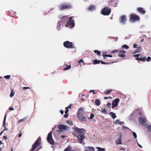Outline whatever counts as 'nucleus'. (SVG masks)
Masks as SVG:
<instances>
[{
    "label": "nucleus",
    "mask_w": 151,
    "mask_h": 151,
    "mask_svg": "<svg viewBox=\"0 0 151 151\" xmlns=\"http://www.w3.org/2000/svg\"><path fill=\"white\" fill-rule=\"evenodd\" d=\"M59 132L60 133H64L70 129L69 127L63 124H60L58 126Z\"/></svg>",
    "instance_id": "2"
},
{
    "label": "nucleus",
    "mask_w": 151,
    "mask_h": 151,
    "mask_svg": "<svg viewBox=\"0 0 151 151\" xmlns=\"http://www.w3.org/2000/svg\"><path fill=\"white\" fill-rule=\"evenodd\" d=\"M63 45L65 47L68 48H73L72 43L68 41L65 42L63 43Z\"/></svg>",
    "instance_id": "8"
},
{
    "label": "nucleus",
    "mask_w": 151,
    "mask_h": 151,
    "mask_svg": "<svg viewBox=\"0 0 151 151\" xmlns=\"http://www.w3.org/2000/svg\"><path fill=\"white\" fill-rule=\"evenodd\" d=\"M22 135V134L19 133V137H21Z\"/></svg>",
    "instance_id": "61"
},
{
    "label": "nucleus",
    "mask_w": 151,
    "mask_h": 151,
    "mask_svg": "<svg viewBox=\"0 0 151 151\" xmlns=\"http://www.w3.org/2000/svg\"><path fill=\"white\" fill-rule=\"evenodd\" d=\"M135 59L137 60H140V58H136Z\"/></svg>",
    "instance_id": "59"
},
{
    "label": "nucleus",
    "mask_w": 151,
    "mask_h": 151,
    "mask_svg": "<svg viewBox=\"0 0 151 151\" xmlns=\"http://www.w3.org/2000/svg\"><path fill=\"white\" fill-rule=\"evenodd\" d=\"M85 109L84 108L81 107L78 110L77 115L82 114V113L84 112Z\"/></svg>",
    "instance_id": "16"
},
{
    "label": "nucleus",
    "mask_w": 151,
    "mask_h": 151,
    "mask_svg": "<svg viewBox=\"0 0 151 151\" xmlns=\"http://www.w3.org/2000/svg\"><path fill=\"white\" fill-rule=\"evenodd\" d=\"M71 105H69L67 107H66L65 108V109H70L71 108Z\"/></svg>",
    "instance_id": "48"
},
{
    "label": "nucleus",
    "mask_w": 151,
    "mask_h": 151,
    "mask_svg": "<svg viewBox=\"0 0 151 151\" xmlns=\"http://www.w3.org/2000/svg\"><path fill=\"white\" fill-rule=\"evenodd\" d=\"M151 58L150 57H147L146 60L147 62L150 61L151 60Z\"/></svg>",
    "instance_id": "40"
},
{
    "label": "nucleus",
    "mask_w": 151,
    "mask_h": 151,
    "mask_svg": "<svg viewBox=\"0 0 151 151\" xmlns=\"http://www.w3.org/2000/svg\"><path fill=\"white\" fill-rule=\"evenodd\" d=\"M71 7V5L69 4H60L59 6V8L60 10L68 9L70 8Z\"/></svg>",
    "instance_id": "3"
},
{
    "label": "nucleus",
    "mask_w": 151,
    "mask_h": 151,
    "mask_svg": "<svg viewBox=\"0 0 151 151\" xmlns=\"http://www.w3.org/2000/svg\"><path fill=\"white\" fill-rule=\"evenodd\" d=\"M112 91L111 90H106L105 92L106 94L109 93Z\"/></svg>",
    "instance_id": "37"
},
{
    "label": "nucleus",
    "mask_w": 151,
    "mask_h": 151,
    "mask_svg": "<svg viewBox=\"0 0 151 151\" xmlns=\"http://www.w3.org/2000/svg\"><path fill=\"white\" fill-rule=\"evenodd\" d=\"M6 115H5L4 118V121L3 122V127H6Z\"/></svg>",
    "instance_id": "24"
},
{
    "label": "nucleus",
    "mask_w": 151,
    "mask_h": 151,
    "mask_svg": "<svg viewBox=\"0 0 151 151\" xmlns=\"http://www.w3.org/2000/svg\"><path fill=\"white\" fill-rule=\"evenodd\" d=\"M101 113L104 114H106V110L105 109H101Z\"/></svg>",
    "instance_id": "28"
},
{
    "label": "nucleus",
    "mask_w": 151,
    "mask_h": 151,
    "mask_svg": "<svg viewBox=\"0 0 151 151\" xmlns=\"http://www.w3.org/2000/svg\"><path fill=\"white\" fill-rule=\"evenodd\" d=\"M60 113L62 114H63L64 113V111L63 110H60Z\"/></svg>",
    "instance_id": "58"
},
{
    "label": "nucleus",
    "mask_w": 151,
    "mask_h": 151,
    "mask_svg": "<svg viewBox=\"0 0 151 151\" xmlns=\"http://www.w3.org/2000/svg\"><path fill=\"white\" fill-rule=\"evenodd\" d=\"M94 91L93 90H91L90 91V93H91L92 92H93Z\"/></svg>",
    "instance_id": "63"
},
{
    "label": "nucleus",
    "mask_w": 151,
    "mask_h": 151,
    "mask_svg": "<svg viewBox=\"0 0 151 151\" xmlns=\"http://www.w3.org/2000/svg\"><path fill=\"white\" fill-rule=\"evenodd\" d=\"M111 9L108 7L104 8L101 11V14L104 15H109L110 13Z\"/></svg>",
    "instance_id": "4"
},
{
    "label": "nucleus",
    "mask_w": 151,
    "mask_h": 151,
    "mask_svg": "<svg viewBox=\"0 0 151 151\" xmlns=\"http://www.w3.org/2000/svg\"><path fill=\"white\" fill-rule=\"evenodd\" d=\"M77 117L78 119L81 121L83 122H86V120L85 117L83 115V114L77 115Z\"/></svg>",
    "instance_id": "12"
},
{
    "label": "nucleus",
    "mask_w": 151,
    "mask_h": 151,
    "mask_svg": "<svg viewBox=\"0 0 151 151\" xmlns=\"http://www.w3.org/2000/svg\"><path fill=\"white\" fill-rule=\"evenodd\" d=\"M74 26V21L71 19V17L68 21L67 24L66 25V26L67 27L71 28L73 27Z\"/></svg>",
    "instance_id": "7"
},
{
    "label": "nucleus",
    "mask_w": 151,
    "mask_h": 151,
    "mask_svg": "<svg viewBox=\"0 0 151 151\" xmlns=\"http://www.w3.org/2000/svg\"><path fill=\"white\" fill-rule=\"evenodd\" d=\"M106 52H102V55L104 57H105L106 55H105V54L106 53Z\"/></svg>",
    "instance_id": "49"
},
{
    "label": "nucleus",
    "mask_w": 151,
    "mask_h": 151,
    "mask_svg": "<svg viewBox=\"0 0 151 151\" xmlns=\"http://www.w3.org/2000/svg\"><path fill=\"white\" fill-rule=\"evenodd\" d=\"M139 18L138 16L135 14H132L130 15L129 20L132 22L134 23L135 21L139 20Z\"/></svg>",
    "instance_id": "5"
},
{
    "label": "nucleus",
    "mask_w": 151,
    "mask_h": 151,
    "mask_svg": "<svg viewBox=\"0 0 151 151\" xmlns=\"http://www.w3.org/2000/svg\"><path fill=\"white\" fill-rule=\"evenodd\" d=\"M14 92L13 91H12L11 92V94H10V96L11 97H12L14 96Z\"/></svg>",
    "instance_id": "34"
},
{
    "label": "nucleus",
    "mask_w": 151,
    "mask_h": 151,
    "mask_svg": "<svg viewBox=\"0 0 151 151\" xmlns=\"http://www.w3.org/2000/svg\"><path fill=\"white\" fill-rule=\"evenodd\" d=\"M104 149L101 148L99 149V151H104Z\"/></svg>",
    "instance_id": "55"
},
{
    "label": "nucleus",
    "mask_w": 151,
    "mask_h": 151,
    "mask_svg": "<svg viewBox=\"0 0 151 151\" xmlns=\"http://www.w3.org/2000/svg\"><path fill=\"white\" fill-rule=\"evenodd\" d=\"M118 51H119V50H113V51H112L111 52V53H115L117 52Z\"/></svg>",
    "instance_id": "41"
},
{
    "label": "nucleus",
    "mask_w": 151,
    "mask_h": 151,
    "mask_svg": "<svg viewBox=\"0 0 151 151\" xmlns=\"http://www.w3.org/2000/svg\"><path fill=\"white\" fill-rule=\"evenodd\" d=\"M64 151H73V150H71L70 146H68Z\"/></svg>",
    "instance_id": "23"
},
{
    "label": "nucleus",
    "mask_w": 151,
    "mask_h": 151,
    "mask_svg": "<svg viewBox=\"0 0 151 151\" xmlns=\"http://www.w3.org/2000/svg\"><path fill=\"white\" fill-rule=\"evenodd\" d=\"M71 68V65H69L68 66H67V67L65 68H64L63 70H68L70 69Z\"/></svg>",
    "instance_id": "29"
},
{
    "label": "nucleus",
    "mask_w": 151,
    "mask_h": 151,
    "mask_svg": "<svg viewBox=\"0 0 151 151\" xmlns=\"http://www.w3.org/2000/svg\"><path fill=\"white\" fill-rule=\"evenodd\" d=\"M29 87H24L23 88V89H29Z\"/></svg>",
    "instance_id": "54"
},
{
    "label": "nucleus",
    "mask_w": 151,
    "mask_h": 151,
    "mask_svg": "<svg viewBox=\"0 0 151 151\" xmlns=\"http://www.w3.org/2000/svg\"><path fill=\"white\" fill-rule=\"evenodd\" d=\"M146 58L145 57H144L143 58H142L141 57L140 58V60L142 61L143 62H145L146 60Z\"/></svg>",
    "instance_id": "31"
},
{
    "label": "nucleus",
    "mask_w": 151,
    "mask_h": 151,
    "mask_svg": "<svg viewBox=\"0 0 151 151\" xmlns=\"http://www.w3.org/2000/svg\"><path fill=\"white\" fill-rule=\"evenodd\" d=\"M126 20V17L124 15L121 16L120 21L121 23L122 24H125Z\"/></svg>",
    "instance_id": "14"
},
{
    "label": "nucleus",
    "mask_w": 151,
    "mask_h": 151,
    "mask_svg": "<svg viewBox=\"0 0 151 151\" xmlns=\"http://www.w3.org/2000/svg\"><path fill=\"white\" fill-rule=\"evenodd\" d=\"M100 62L102 64H107L108 63H105V62H103V61H100Z\"/></svg>",
    "instance_id": "52"
},
{
    "label": "nucleus",
    "mask_w": 151,
    "mask_h": 151,
    "mask_svg": "<svg viewBox=\"0 0 151 151\" xmlns=\"http://www.w3.org/2000/svg\"><path fill=\"white\" fill-rule=\"evenodd\" d=\"M10 77V75H7L6 76H4V78L5 79H8Z\"/></svg>",
    "instance_id": "38"
},
{
    "label": "nucleus",
    "mask_w": 151,
    "mask_h": 151,
    "mask_svg": "<svg viewBox=\"0 0 151 151\" xmlns=\"http://www.w3.org/2000/svg\"><path fill=\"white\" fill-rule=\"evenodd\" d=\"M3 133V132H1L0 133V136L2 134V133Z\"/></svg>",
    "instance_id": "64"
},
{
    "label": "nucleus",
    "mask_w": 151,
    "mask_h": 151,
    "mask_svg": "<svg viewBox=\"0 0 151 151\" xmlns=\"http://www.w3.org/2000/svg\"><path fill=\"white\" fill-rule=\"evenodd\" d=\"M40 140L41 138H38L37 139L36 141L35 144L33 145L32 150H30V151H33L39 145L40 142Z\"/></svg>",
    "instance_id": "9"
},
{
    "label": "nucleus",
    "mask_w": 151,
    "mask_h": 151,
    "mask_svg": "<svg viewBox=\"0 0 151 151\" xmlns=\"http://www.w3.org/2000/svg\"><path fill=\"white\" fill-rule=\"evenodd\" d=\"M8 128H7L6 127H4V130L2 131L3 132V133L4 132V131H7L8 130Z\"/></svg>",
    "instance_id": "42"
},
{
    "label": "nucleus",
    "mask_w": 151,
    "mask_h": 151,
    "mask_svg": "<svg viewBox=\"0 0 151 151\" xmlns=\"http://www.w3.org/2000/svg\"><path fill=\"white\" fill-rule=\"evenodd\" d=\"M95 103L96 105L99 106L101 104L100 100L98 99H96L95 101Z\"/></svg>",
    "instance_id": "21"
},
{
    "label": "nucleus",
    "mask_w": 151,
    "mask_h": 151,
    "mask_svg": "<svg viewBox=\"0 0 151 151\" xmlns=\"http://www.w3.org/2000/svg\"><path fill=\"white\" fill-rule=\"evenodd\" d=\"M137 10L139 12L142 14H145V10L143 8H138Z\"/></svg>",
    "instance_id": "19"
},
{
    "label": "nucleus",
    "mask_w": 151,
    "mask_h": 151,
    "mask_svg": "<svg viewBox=\"0 0 151 151\" xmlns=\"http://www.w3.org/2000/svg\"><path fill=\"white\" fill-rule=\"evenodd\" d=\"M122 128L123 129L125 128V129H129V128L128 127H122Z\"/></svg>",
    "instance_id": "60"
},
{
    "label": "nucleus",
    "mask_w": 151,
    "mask_h": 151,
    "mask_svg": "<svg viewBox=\"0 0 151 151\" xmlns=\"http://www.w3.org/2000/svg\"><path fill=\"white\" fill-rule=\"evenodd\" d=\"M139 122L140 124L143 126L146 124V119L145 118L139 117L138 118Z\"/></svg>",
    "instance_id": "10"
},
{
    "label": "nucleus",
    "mask_w": 151,
    "mask_h": 151,
    "mask_svg": "<svg viewBox=\"0 0 151 151\" xmlns=\"http://www.w3.org/2000/svg\"><path fill=\"white\" fill-rule=\"evenodd\" d=\"M3 137V138L5 140H6L7 139V137L6 136H4Z\"/></svg>",
    "instance_id": "57"
},
{
    "label": "nucleus",
    "mask_w": 151,
    "mask_h": 151,
    "mask_svg": "<svg viewBox=\"0 0 151 151\" xmlns=\"http://www.w3.org/2000/svg\"><path fill=\"white\" fill-rule=\"evenodd\" d=\"M64 117L65 118H67L68 116V114H65L64 115Z\"/></svg>",
    "instance_id": "53"
},
{
    "label": "nucleus",
    "mask_w": 151,
    "mask_h": 151,
    "mask_svg": "<svg viewBox=\"0 0 151 151\" xmlns=\"http://www.w3.org/2000/svg\"><path fill=\"white\" fill-rule=\"evenodd\" d=\"M119 101V99L118 98H116L114 99L112 103V108L115 107L117 106Z\"/></svg>",
    "instance_id": "11"
},
{
    "label": "nucleus",
    "mask_w": 151,
    "mask_h": 151,
    "mask_svg": "<svg viewBox=\"0 0 151 151\" xmlns=\"http://www.w3.org/2000/svg\"><path fill=\"white\" fill-rule=\"evenodd\" d=\"M126 51L124 50H122L119 52L118 56L120 57H125L126 56L125 55V53H126Z\"/></svg>",
    "instance_id": "13"
},
{
    "label": "nucleus",
    "mask_w": 151,
    "mask_h": 151,
    "mask_svg": "<svg viewBox=\"0 0 151 151\" xmlns=\"http://www.w3.org/2000/svg\"><path fill=\"white\" fill-rule=\"evenodd\" d=\"M52 132L48 134L47 137V140L50 144L53 145L54 144V141L52 139Z\"/></svg>",
    "instance_id": "6"
},
{
    "label": "nucleus",
    "mask_w": 151,
    "mask_h": 151,
    "mask_svg": "<svg viewBox=\"0 0 151 151\" xmlns=\"http://www.w3.org/2000/svg\"><path fill=\"white\" fill-rule=\"evenodd\" d=\"M142 50V48L140 47H139L135 51V52L134 53V54L135 53L140 52Z\"/></svg>",
    "instance_id": "22"
},
{
    "label": "nucleus",
    "mask_w": 151,
    "mask_h": 151,
    "mask_svg": "<svg viewBox=\"0 0 151 151\" xmlns=\"http://www.w3.org/2000/svg\"><path fill=\"white\" fill-rule=\"evenodd\" d=\"M111 106V104L110 103H108L107 104V106L109 108H110Z\"/></svg>",
    "instance_id": "45"
},
{
    "label": "nucleus",
    "mask_w": 151,
    "mask_h": 151,
    "mask_svg": "<svg viewBox=\"0 0 151 151\" xmlns=\"http://www.w3.org/2000/svg\"><path fill=\"white\" fill-rule=\"evenodd\" d=\"M96 9V6L93 5H90L88 8V10L89 11H92Z\"/></svg>",
    "instance_id": "17"
},
{
    "label": "nucleus",
    "mask_w": 151,
    "mask_h": 151,
    "mask_svg": "<svg viewBox=\"0 0 151 151\" xmlns=\"http://www.w3.org/2000/svg\"><path fill=\"white\" fill-rule=\"evenodd\" d=\"M133 47L134 48H137V45L136 44H134L133 45Z\"/></svg>",
    "instance_id": "47"
},
{
    "label": "nucleus",
    "mask_w": 151,
    "mask_h": 151,
    "mask_svg": "<svg viewBox=\"0 0 151 151\" xmlns=\"http://www.w3.org/2000/svg\"><path fill=\"white\" fill-rule=\"evenodd\" d=\"M94 52L95 53L97 54V55H100L101 54V52L100 51H99L98 50H94Z\"/></svg>",
    "instance_id": "25"
},
{
    "label": "nucleus",
    "mask_w": 151,
    "mask_h": 151,
    "mask_svg": "<svg viewBox=\"0 0 151 151\" xmlns=\"http://www.w3.org/2000/svg\"><path fill=\"white\" fill-rule=\"evenodd\" d=\"M84 61L82 59H81L78 62V64H80L81 63H83Z\"/></svg>",
    "instance_id": "43"
},
{
    "label": "nucleus",
    "mask_w": 151,
    "mask_h": 151,
    "mask_svg": "<svg viewBox=\"0 0 151 151\" xmlns=\"http://www.w3.org/2000/svg\"><path fill=\"white\" fill-rule=\"evenodd\" d=\"M74 131L76 134V136L78 139V142L80 143H81L85 138L84 134L86 133L85 130L83 129H80L75 127Z\"/></svg>",
    "instance_id": "1"
},
{
    "label": "nucleus",
    "mask_w": 151,
    "mask_h": 151,
    "mask_svg": "<svg viewBox=\"0 0 151 151\" xmlns=\"http://www.w3.org/2000/svg\"><path fill=\"white\" fill-rule=\"evenodd\" d=\"M94 117V115L93 114H90V117H89V119H92Z\"/></svg>",
    "instance_id": "39"
},
{
    "label": "nucleus",
    "mask_w": 151,
    "mask_h": 151,
    "mask_svg": "<svg viewBox=\"0 0 151 151\" xmlns=\"http://www.w3.org/2000/svg\"><path fill=\"white\" fill-rule=\"evenodd\" d=\"M67 17V16H63V17H61V18H65Z\"/></svg>",
    "instance_id": "62"
},
{
    "label": "nucleus",
    "mask_w": 151,
    "mask_h": 151,
    "mask_svg": "<svg viewBox=\"0 0 151 151\" xmlns=\"http://www.w3.org/2000/svg\"><path fill=\"white\" fill-rule=\"evenodd\" d=\"M9 110H14V109L13 107H10L9 108Z\"/></svg>",
    "instance_id": "51"
},
{
    "label": "nucleus",
    "mask_w": 151,
    "mask_h": 151,
    "mask_svg": "<svg viewBox=\"0 0 151 151\" xmlns=\"http://www.w3.org/2000/svg\"><path fill=\"white\" fill-rule=\"evenodd\" d=\"M122 48H124L126 49H128L129 48V47L126 45H122Z\"/></svg>",
    "instance_id": "32"
},
{
    "label": "nucleus",
    "mask_w": 151,
    "mask_h": 151,
    "mask_svg": "<svg viewBox=\"0 0 151 151\" xmlns=\"http://www.w3.org/2000/svg\"><path fill=\"white\" fill-rule=\"evenodd\" d=\"M147 129L149 132H151V125H148L147 127Z\"/></svg>",
    "instance_id": "33"
},
{
    "label": "nucleus",
    "mask_w": 151,
    "mask_h": 151,
    "mask_svg": "<svg viewBox=\"0 0 151 151\" xmlns=\"http://www.w3.org/2000/svg\"><path fill=\"white\" fill-rule=\"evenodd\" d=\"M124 123V122H120V121H119V120H116L115 121L114 123H115V124H120L121 123Z\"/></svg>",
    "instance_id": "26"
},
{
    "label": "nucleus",
    "mask_w": 151,
    "mask_h": 151,
    "mask_svg": "<svg viewBox=\"0 0 151 151\" xmlns=\"http://www.w3.org/2000/svg\"><path fill=\"white\" fill-rule=\"evenodd\" d=\"M66 122L68 124L70 125H72L73 124L72 122L70 120H67Z\"/></svg>",
    "instance_id": "30"
},
{
    "label": "nucleus",
    "mask_w": 151,
    "mask_h": 151,
    "mask_svg": "<svg viewBox=\"0 0 151 151\" xmlns=\"http://www.w3.org/2000/svg\"><path fill=\"white\" fill-rule=\"evenodd\" d=\"M122 134H120V138H118L116 140V143L118 144H122L121 142V138H122Z\"/></svg>",
    "instance_id": "18"
},
{
    "label": "nucleus",
    "mask_w": 151,
    "mask_h": 151,
    "mask_svg": "<svg viewBox=\"0 0 151 151\" xmlns=\"http://www.w3.org/2000/svg\"><path fill=\"white\" fill-rule=\"evenodd\" d=\"M109 114L111 115V117L113 119H114L116 117L115 114L113 112H110L109 113Z\"/></svg>",
    "instance_id": "20"
},
{
    "label": "nucleus",
    "mask_w": 151,
    "mask_h": 151,
    "mask_svg": "<svg viewBox=\"0 0 151 151\" xmlns=\"http://www.w3.org/2000/svg\"><path fill=\"white\" fill-rule=\"evenodd\" d=\"M68 111V110L67 109H66V110L65 111V114H67Z\"/></svg>",
    "instance_id": "56"
},
{
    "label": "nucleus",
    "mask_w": 151,
    "mask_h": 151,
    "mask_svg": "<svg viewBox=\"0 0 151 151\" xmlns=\"http://www.w3.org/2000/svg\"><path fill=\"white\" fill-rule=\"evenodd\" d=\"M26 119L25 118L22 119H20L18 121V123H20L22 122H23Z\"/></svg>",
    "instance_id": "35"
},
{
    "label": "nucleus",
    "mask_w": 151,
    "mask_h": 151,
    "mask_svg": "<svg viewBox=\"0 0 151 151\" xmlns=\"http://www.w3.org/2000/svg\"><path fill=\"white\" fill-rule=\"evenodd\" d=\"M85 151H95V150L94 147L89 146L85 148Z\"/></svg>",
    "instance_id": "15"
},
{
    "label": "nucleus",
    "mask_w": 151,
    "mask_h": 151,
    "mask_svg": "<svg viewBox=\"0 0 151 151\" xmlns=\"http://www.w3.org/2000/svg\"><path fill=\"white\" fill-rule=\"evenodd\" d=\"M140 55V54H135V55H133V56H134V57H138V56H139Z\"/></svg>",
    "instance_id": "50"
},
{
    "label": "nucleus",
    "mask_w": 151,
    "mask_h": 151,
    "mask_svg": "<svg viewBox=\"0 0 151 151\" xmlns=\"http://www.w3.org/2000/svg\"><path fill=\"white\" fill-rule=\"evenodd\" d=\"M100 62V60H93V64H99V63Z\"/></svg>",
    "instance_id": "27"
},
{
    "label": "nucleus",
    "mask_w": 151,
    "mask_h": 151,
    "mask_svg": "<svg viewBox=\"0 0 151 151\" xmlns=\"http://www.w3.org/2000/svg\"><path fill=\"white\" fill-rule=\"evenodd\" d=\"M137 144L138 145V146L141 148H142V146L141 145H140L139 143L138 142H137Z\"/></svg>",
    "instance_id": "44"
},
{
    "label": "nucleus",
    "mask_w": 151,
    "mask_h": 151,
    "mask_svg": "<svg viewBox=\"0 0 151 151\" xmlns=\"http://www.w3.org/2000/svg\"><path fill=\"white\" fill-rule=\"evenodd\" d=\"M105 57H109L110 58H112L113 57V56L111 55H105Z\"/></svg>",
    "instance_id": "46"
},
{
    "label": "nucleus",
    "mask_w": 151,
    "mask_h": 151,
    "mask_svg": "<svg viewBox=\"0 0 151 151\" xmlns=\"http://www.w3.org/2000/svg\"><path fill=\"white\" fill-rule=\"evenodd\" d=\"M134 138H137V135L136 133L134 132H132Z\"/></svg>",
    "instance_id": "36"
}]
</instances>
